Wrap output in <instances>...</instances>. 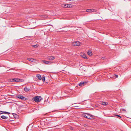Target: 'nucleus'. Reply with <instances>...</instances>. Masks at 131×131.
<instances>
[{"label": "nucleus", "instance_id": "f257e3e1", "mask_svg": "<svg viewBox=\"0 0 131 131\" xmlns=\"http://www.w3.org/2000/svg\"><path fill=\"white\" fill-rule=\"evenodd\" d=\"M33 99V100L37 102H40L42 99L41 96H39L35 97Z\"/></svg>", "mask_w": 131, "mask_h": 131}, {"label": "nucleus", "instance_id": "f03ea898", "mask_svg": "<svg viewBox=\"0 0 131 131\" xmlns=\"http://www.w3.org/2000/svg\"><path fill=\"white\" fill-rule=\"evenodd\" d=\"M23 79H21L18 78H14L11 80V81L13 82H24Z\"/></svg>", "mask_w": 131, "mask_h": 131}, {"label": "nucleus", "instance_id": "7ed1b4c3", "mask_svg": "<svg viewBox=\"0 0 131 131\" xmlns=\"http://www.w3.org/2000/svg\"><path fill=\"white\" fill-rule=\"evenodd\" d=\"M83 116L85 118L90 119H92L93 118L92 116L89 114L86 113L84 114Z\"/></svg>", "mask_w": 131, "mask_h": 131}, {"label": "nucleus", "instance_id": "20e7f679", "mask_svg": "<svg viewBox=\"0 0 131 131\" xmlns=\"http://www.w3.org/2000/svg\"><path fill=\"white\" fill-rule=\"evenodd\" d=\"M81 43L79 41H75L73 42L72 45L74 46H77L80 45Z\"/></svg>", "mask_w": 131, "mask_h": 131}, {"label": "nucleus", "instance_id": "39448f33", "mask_svg": "<svg viewBox=\"0 0 131 131\" xmlns=\"http://www.w3.org/2000/svg\"><path fill=\"white\" fill-rule=\"evenodd\" d=\"M17 97L19 99H21L23 100H25L26 99L23 96L18 95L17 96Z\"/></svg>", "mask_w": 131, "mask_h": 131}, {"label": "nucleus", "instance_id": "423d86ee", "mask_svg": "<svg viewBox=\"0 0 131 131\" xmlns=\"http://www.w3.org/2000/svg\"><path fill=\"white\" fill-rule=\"evenodd\" d=\"M47 59L49 60H54L55 59V58L53 56H49L47 57Z\"/></svg>", "mask_w": 131, "mask_h": 131}, {"label": "nucleus", "instance_id": "0eeeda50", "mask_svg": "<svg viewBox=\"0 0 131 131\" xmlns=\"http://www.w3.org/2000/svg\"><path fill=\"white\" fill-rule=\"evenodd\" d=\"M43 62L44 63L47 64H51L53 63L52 62L47 61H44Z\"/></svg>", "mask_w": 131, "mask_h": 131}, {"label": "nucleus", "instance_id": "6e6552de", "mask_svg": "<svg viewBox=\"0 0 131 131\" xmlns=\"http://www.w3.org/2000/svg\"><path fill=\"white\" fill-rule=\"evenodd\" d=\"M80 55L82 57L85 59H87V58L86 55L83 53H81Z\"/></svg>", "mask_w": 131, "mask_h": 131}, {"label": "nucleus", "instance_id": "1a4fd4ad", "mask_svg": "<svg viewBox=\"0 0 131 131\" xmlns=\"http://www.w3.org/2000/svg\"><path fill=\"white\" fill-rule=\"evenodd\" d=\"M95 10L94 9H88L86 10V12L90 13L94 12Z\"/></svg>", "mask_w": 131, "mask_h": 131}, {"label": "nucleus", "instance_id": "9d476101", "mask_svg": "<svg viewBox=\"0 0 131 131\" xmlns=\"http://www.w3.org/2000/svg\"><path fill=\"white\" fill-rule=\"evenodd\" d=\"M100 103L103 105L105 106L108 104V103L106 102H101Z\"/></svg>", "mask_w": 131, "mask_h": 131}, {"label": "nucleus", "instance_id": "9b49d317", "mask_svg": "<svg viewBox=\"0 0 131 131\" xmlns=\"http://www.w3.org/2000/svg\"><path fill=\"white\" fill-rule=\"evenodd\" d=\"M30 90V89L28 88H27L26 87H25L24 88V90L25 92H28Z\"/></svg>", "mask_w": 131, "mask_h": 131}, {"label": "nucleus", "instance_id": "f8f14e48", "mask_svg": "<svg viewBox=\"0 0 131 131\" xmlns=\"http://www.w3.org/2000/svg\"><path fill=\"white\" fill-rule=\"evenodd\" d=\"M85 83L84 82H80V83H79V85L80 86H82L83 85H84V83Z\"/></svg>", "mask_w": 131, "mask_h": 131}, {"label": "nucleus", "instance_id": "ddd939ff", "mask_svg": "<svg viewBox=\"0 0 131 131\" xmlns=\"http://www.w3.org/2000/svg\"><path fill=\"white\" fill-rule=\"evenodd\" d=\"M27 59L29 60V61H31V62H34V60L32 59V58H27Z\"/></svg>", "mask_w": 131, "mask_h": 131}, {"label": "nucleus", "instance_id": "4468645a", "mask_svg": "<svg viewBox=\"0 0 131 131\" xmlns=\"http://www.w3.org/2000/svg\"><path fill=\"white\" fill-rule=\"evenodd\" d=\"M1 117L2 119H7L8 118V117H6L5 116H4V115L2 116H1Z\"/></svg>", "mask_w": 131, "mask_h": 131}, {"label": "nucleus", "instance_id": "2eb2a0df", "mask_svg": "<svg viewBox=\"0 0 131 131\" xmlns=\"http://www.w3.org/2000/svg\"><path fill=\"white\" fill-rule=\"evenodd\" d=\"M37 77L38 79L39 80H41L42 78L41 75L39 74L37 75Z\"/></svg>", "mask_w": 131, "mask_h": 131}, {"label": "nucleus", "instance_id": "dca6fc26", "mask_svg": "<svg viewBox=\"0 0 131 131\" xmlns=\"http://www.w3.org/2000/svg\"><path fill=\"white\" fill-rule=\"evenodd\" d=\"M68 6V4H64L62 5V7H67Z\"/></svg>", "mask_w": 131, "mask_h": 131}, {"label": "nucleus", "instance_id": "f3484780", "mask_svg": "<svg viewBox=\"0 0 131 131\" xmlns=\"http://www.w3.org/2000/svg\"><path fill=\"white\" fill-rule=\"evenodd\" d=\"M87 53L90 56H91L92 54V52L91 51H88L87 52Z\"/></svg>", "mask_w": 131, "mask_h": 131}, {"label": "nucleus", "instance_id": "a211bd4d", "mask_svg": "<svg viewBox=\"0 0 131 131\" xmlns=\"http://www.w3.org/2000/svg\"><path fill=\"white\" fill-rule=\"evenodd\" d=\"M45 76L43 77L42 78V81L43 82H45Z\"/></svg>", "mask_w": 131, "mask_h": 131}, {"label": "nucleus", "instance_id": "6ab92c4d", "mask_svg": "<svg viewBox=\"0 0 131 131\" xmlns=\"http://www.w3.org/2000/svg\"><path fill=\"white\" fill-rule=\"evenodd\" d=\"M3 114L4 113L5 114H10V113H9L8 112H3Z\"/></svg>", "mask_w": 131, "mask_h": 131}, {"label": "nucleus", "instance_id": "aec40b11", "mask_svg": "<svg viewBox=\"0 0 131 131\" xmlns=\"http://www.w3.org/2000/svg\"><path fill=\"white\" fill-rule=\"evenodd\" d=\"M106 59V57H102V60H104Z\"/></svg>", "mask_w": 131, "mask_h": 131}, {"label": "nucleus", "instance_id": "412c9836", "mask_svg": "<svg viewBox=\"0 0 131 131\" xmlns=\"http://www.w3.org/2000/svg\"><path fill=\"white\" fill-rule=\"evenodd\" d=\"M114 77H115L116 78H117L118 76V75L116 74H114Z\"/></svg>", "mask_w": 131, "mask_h": 131}, {"label": "nucleus", "instance_id": "4be33fe9", "mask_svg": "<svg viewBox=\"0 0 131 131\" xmlns=\"http://www.w3.org/2000/svg\"><path fill=\"white\" fill-rule=\"evenodd\" d=\"M116 115V116L118 117L119 118H121V117L120 115Z\"/></svg>", "mask_w": 131, "mask_h": 131}, {"label": "nucleus", "instance_id": "5701e85b", "mask_svg": "<svg viewBox=\"0 0 131 131\" xmlns=\"http://www.w3.org/2000/svg\"><path fill=\"white\" fill-rule=\"evenodd\" d=\"M3 111H0V114H3Z\"/></svg>", "mask_w": 131, "mask_h": 131}, {"label": "nucleus", "instance_id": "b1692460", "mask_svg": "<svg viewBox=\"0 0 131 131\" xmlns=\"http://www.w3.org/2000/svg\"><path fill=\"white\" fill-rule=\"evenodd\" d=\"M73 128L72 127H71V129H73Z\"/></svg>", "mask_w": 131, "mask_h": 131}, {"label": "nucleus", "instance_id": "393cba45", "mask_svg": "<svg viewBox=\"0 0 131 131\" xmlns=\"http://www.w3.org/2000/svg\"><path fill=\"white\" fill-rule=\"evenodd\" d=\"M37 46V45H35L34 46L35 47V46Z\"/></svg>", "mask_w": 131, "mask_h": 131}, {"label": "nucleus", "instance_id": "a878e982", "mask_svg": "<svg viewBox=\"0 0 131 131\" xmlns=\"http://www.w3.org/2000/svg\"><path fill=\"white\" fill-rule=\"evenodd\" d=\"M107 131H110V130H107Z\"/></svg>", "mask_w": 131, "mask_h": 131}]
</instances>
